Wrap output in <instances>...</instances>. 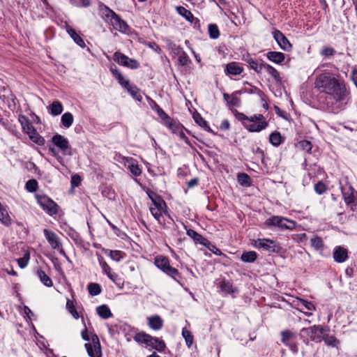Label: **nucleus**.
Masks as SVG:
<instances>
[{
	"mask_svg": "<svg viewBox=\"0 0 357 357\" xmlns=\"http://www.w3.org/2000/svg\"><path fill=\"white\" fill-rule=\"evenodd\" d=\"M315 86L323 93L335 92L337 97H340L343 91H347L344 81L335 78L330 73L319 75L315 81Z\"/></svg>",
	"mask_w": 357,
	"mask_h": 357,
	"instance_id": "1",
	"label": "nucleus"
},
{
	"mask_svg": "<svg viewBox=\"0 0 357 357\" xmlns=\"http://www.w3.org/2000/svg\"><path fill=\"white\" fill-rule=\"evenodd\" d=\"M348 95L347 90L343 91V93L340 97H337L335 92H319L317 99L319 105L323 109L330 112L337 113L342 109L343 104L346 103Z\"/></svg>",
	"mask_w": 357,
	"mask_h": 357,
	"instance_id": "2",
	"label": "nucleus"
},
{
	"mask_svg": "<svg viewBox=\"0 0 357 357\" xmlns=\"http://www.w3.org/2000/svg\"><path fill=\"white\" fill-rule=\"evenodd\" d=\"M155 265L165 273L172 278L174 280L178 282L181 275L178 269L170 266L168 257L159 255L155 258Z\"/></svg>",
	"mask_w": 357,
	"mask_h": 357,
	"instance_id": "3",
	"label": "nucleus"
},
{
	"mask_svg": "<svg viewBox=\"0 0 357 357\" xmlns=\"http://www.w3.org/2000/svg\"><path fill=\"white\" fill-rule=\"evenodd\" d=\"M329 329L321 325H314L309 328H303L301 331V336L303 337V334H306L311 341L319 343L322 341L326 331Z\"/></svg>",
	"mask_w": 357,
	"mask_h": 357,
	"instance_id": "4",
	"label": "nucleus"
},
{
	"mask_svg": "<svg viewBox=\"0 0 357 357\" xmlns=\"http://www.w3.org/2000/svg\"><path fill=\"white\" fill-rule=\"evenodd\" d=\"M265 225L269 227H278L281 229L292 230L296 227L295 221L278 215H273L268 218L265 222Z\"/></svg>",
	"mask_w": 357,
	"mask_h": 357,
	"instance_id": "5",
	"label": "nucleus"
},
{
	"mask_svg": "<svg viewBox=\"0 0 357 357\" xmlns=\"http://www.w3.org/2000/svg\"><path fill=\"white\" fill-rule=\"evenodd\" d=\"M248 121L253 123L248 124L247 123H243V126L249 132H260L266 128L268 126V121H266L264 115L261 114H255L248 117Z\"/></svg>",
	"mask_w": 357,
	"mask_h": 357,
	"instance_id": "6",
	"label": "nucleus"
},
{
	"mask_svg": "<svg viewBox=\"0 0 357 357\" xmlns=\"http://www.w3.org/2000/svg\"><path fill=\"white\" fill-rule=\"evenodd\" d=\"M36 199L40 207L50 216L58 213L59 205L47 195H36Z\"/></svg>",
	"mask_w": 357,
	"mask_h": 357,
	"instance_id": "7",
	"label": "nucleus"
},
{
	"mask_svg": "<svg viewBox=\"0 0 357 357\" xmlns=\"http://www.w3.org/2000/svg\"><path fill=\"white\" fill-rule=\"evenodd\" d=\"M281 342L294 353L298 352V343L297 342V335L289 330L282 331L280 333Z\"/></svg>",
	"mask_w": 357,
	"mask_h": 357,
	"instance_id": "8",
	"label": "nucleus"
},
{
	"mask_svg": "<svg viewBox=\"0 0 357 357\" xmlns=\"http://www.w3.org/2000/svg\"><path fill=\"white\" fill-rule=\"evenodd\" d=\"M340 188L345 204L354 211L356 203L353 187L347 183L344 185H341Z\"/></svg>",
	"mask_w": 357,
	"mask_h": 357,
	"instance_id": "9",
	"label": "nucleus"
},
{
	"mask_svg": "<svg viewBox=\"0 0 357 357\" xmlns=\"http://www.w3.org/2000/svg\"><path fill=\"white\" fill-rule=\"evenodd\" d=\"M273 38L279 45L281 49L284 51H290L292 45L287 37L279 30L273 31Z\"/></svg>",
	"mask_w": 357,
	"mask_h": 357,
	"instance_id": "10",
	"label": "nucleus"
},
{
	"mask_svg": "<svg viewBox=\"0 0 357 357\" xmlns=\"http://www.w3.org/2000/svg\"><path fill=\"white\" fill-rule=\"evenodd\" d=\"M52 142L54 145L58 147L64 153H66L68 149H70L68 140L63 135L59 134L54 135L52 138Z\"/></svg>",
	"mask_w": 357,
	"mask_h": 357,
	"instance_id": "11",
	"label": "nucleus"
},
{
	"mask_svg": "<svg viewBox=\"0 0 357 357\" xmlns=\"http://www.w3.org/2000/svg\"><path fill=\"white\" fill-rule=\"evenodd\" d=\"M185 228L186 229L187 235L192 238L195 243H199L205 247L211 245V242L208 239L197 233L196 231L192 229H187L186 226H185Z\"/></svg>",
	"mask_w": 357,
	"mask_h": 357,
	"instance_id": "12",
	"label": "nucleus"
},
{
	"mask_svg": "<svg viewBox=\"0 0 357 357\" xmlns=\"http://www.w3.org/2000/svg\"><path fill=\"white\" fill-rule=\"evenodd\" d=\"M44 235L53 249H59L61 243L59 241L57 235L52 231L45 229L43 230Z\"/></svg>",
	"mask_w": 357,
	"mask_h": 357,
	"instance_id": "13",
	"label": "nucleus"
},
{
	"mask_svg": "<svg viewBox=\"0 0 357 357\" xmlns=\"http://www.w3.org/2000/svg\"><path fill=\"white\" fill-rule=\"evenodd\" d=\"M333 259L337 263L344 262L349 257L347 249L342 246H336L333 250Z\"/></svg>",
	"mask_w": 357,
	"mask_h": 357,
	"instance_id": "14",
	"label": "nucleus"
},
{
	"mask_svg": "<svg viewBox=\"0 0 357 357\" xmlns=\"http://www.w3.org/2000/svg\"><path fill=\"white\" fill-rule=\"evenodd\" d=\"M111 25L114 27V29L119 31H126V30L128 29V26L127 23L123 20L119 15H118L116 13L114 15V16L111 18L110 20Z\"/></svg>",
	"mask_w": 357,
	"mask_h": 357,
	"instance_id": "15",
	"label": "nucleus"
},
{
	"mask_svg": "<svg viewBox=\"0 0 357 357\" xmlns=\"http://www.w3.org/2000/svg\"><path fill=\"white\" fill-rule=\"evenodd\" d=\"M256 246L260 248H263L264 250L269 252H274L276 251V245L275 241L270 239H259L256 242Z\"/></svg>",
	"mask_w": 357,
	"mask_h": 357,
	"instance_id": "16",
	"label": "nucleus"
},
{
	"mask_svg": "<svg viewBox=\"0 0 357 357\" xmlns=\"http://www.w3.org/2000/svg\"><path fill=\"white\" fill-rule=\"evenodd\" d=\"M243 68L240 63L236 62H231L226 65L225 72L229 75H238L241 74Z\"/></svg>",
	"mask_w": 357,
	"mask_h": 357,
	"instance_id": "17",
	"label": "nucleus"
},
{
	"mask_svg": "<svg viewBox=\"0 0 357 357\" xmlns=\"http://www.w3.org/2000/svg\"><path fill=\"white\" fill-rule=\"evenodd\" d=\"M133 339L135 342L139 344H145L147 346L152 345L151 340H153V337L145 332H139L135 335Z\"/></svg>",
	"mask_w": 357,
	"mask_h": 357,
	"instance_id": "18",
	"label": "nucleus"
},
{
	"mask_svg": "<svg viewBox=\"0 0 357 357\" xmlns=\"http://www.w3.org/2000/svg\"><path fill=\"white\" fill-rule=\"evenodd\" d=\"M147 321L149 326L155 331H158L163 326V320L159 315L149 317Z\"/></svg>",
	"mask_w": 357,
	"mask_h": 357,
	"instance_id": "19",
	"label": "nucleus"
},
{
	"mask_svg": "<svg viewBox=\"0 0 357 357\" xmlns=\"http://www.w3.org/2000/svg\"><path fill=\"white\" fill-rule=\"evenodd\" d=\"M30 139L37 144L39 146L44 145L45 144V139L37 132L36 129L33 127L31 130L27 132L26 133Z\"/></svg>",
	"mask_w": 357,
	"mask_h": 357,
	"instance_id": "20",
	"label": "nucleus"
},
{
	"mask_svg": "<svg viewBox=\"0 0 357 357\" xmlns=\"http://www.w3.org/2000/svg\"><path fill=\"white\" fill-rule=\"evenodd\" d=\"M99 11L101 17L105 22H110L111 18L116 14L115 12L104 4L100 6Z\"/></svg>",
	"mask_w": 357,
	"mask_h": 357,
	"instance_id": "21",
	"label": "nucleus"
},
{
	"mask_svg": "<svg viewBox=\"0 0 357 357\" xmlns=\"http://www.w3.org/2000/svg\"><path fill=\"white\" fill-rule=\"evenodd\" d=\"M266 56L270 61L278 64L282 63L285 59L284 54L279 52H268Z\"/></svg>",
	"mask_w": 357,
	"mask_h": 357,
	"instance_id": "22",
	"label": "nucleus"
},
{
	"mask_svg": "<svg viewBox=\"0 0 357 357\" xmlns=\"http://www.w3.org/2000/svg\"><path fill=\"white\" fill-rule=\"evenodd\" d=\"M193 119L196 123H197L200 127L204 128L205 130L211 132L215 135V132L213 131L212 129L208 126V122L205 121L201 114L198 113L197 112H195L193 114Z\"/></svg>",
	"mask_w": 357,
	"mask_h": 357,
	"instance_id": "23",
	"label": "nucleus"
},
{
	"mask_svg": "<svg viewBox=\"0 0 357 357\" xmlns=\"http://www.w3.org/2000/svg\"><path fill=\"white\" fill-rule=\"evenodd\" d=\"M110 72L113 76L117 79L119 84L123 88H126L130 86V82L126 80L121 73L116 68H110Z\"/></svg>",
	"mask_w": 357,
	"mask_h": 357,
	"instance_id": "24",
	"label": "nucleus"
},
{
	"mask_svg": "<svg viewBox=\"0 0 357 357\" xmlns=\"http://www.w3.org/2000/svg\"><path fill=\"white\" fill-rule=\"evenodd\" d=\"M66 30H67L68 33L70 36V37L75 41V43H76L81 47H85V43H84V40L76 32V31L73 28H72L70 26H68Z\"/></svg>",
	"mask_w": 357,
	"mask_h": 357,
	"instance_id": "25",
	"label": "nucleus"
},
{
	"mask_svg": "<svg viewBox=\"0 0 357 357\" xmlns=\"http://www.w3.org/2000/svg\"><path fill=\"white\" fill-rule=\"evenodd\" d=\"M18 121L21 124V126H22V130L25 132V133H27V132H29V130H31V129H32L34 126L32 125V123H31L30 120L29 119L28 117H26L25 115L24 114H20L18 116Z\"/></svg>",
	"mask_w": 357,
	"mask_h": 357,
	"instance_id": "26",
	"label": "nucleus"
},
{
	"mask_svg": "<svg viewBox=\"0 0 357 357\" xmlns=\"http://www.w3.org/2000/svg\"><path fill=\"white\" fill-rule=\"evenodd\" d=\"M50 113L55 116L61 114L63 112V105L59 100L53 101L52 104L48 107Z\"/></svg>",
	"mask_w": 357,
	"mask_h": 357,
	"instance_id": "27",
	"label": "nucleus"
},
{
	"mask_svg": "<svg viewBox=\"0 0 357 357\" xmlns=\"http://www.w3.org/2000/svg\"><path fill=\"white\" fill-rule=\"evenodd\" d=\"M97 314L102 319H108L112 317V313L107 305H102L96 308Z\"/></svg>",
	"mask_w": 357,
	"mask_h": 357,
	"instance_id": "28",
	"label": "nucleus"
},
{
	"mask_svg": "<svg viewBox=\"0 0 357 357\" xmlns=\"http://www.w3.org/2000/svg\"><path fill=\"white\" fill-rule=\"evenodd\" d=\"M177 13L183 17L189 22H193L194 15L190 10L186 9L185 7L179 6L176 7Z\"/></svg>",
	"mask_w": 357,
	"mask_h": 357,
	"instance_id": "29",
	"label": "nucleus"
},
{
	"mask_svg": "<svg viewBox=\"0 0 357 357\" xmlns=\"http://www.w3.org/2000/svg\"><path fill=\"white\" fill-rule=\"evenodd\" d=\"M133 98L139 102L142 100V96L140 94V89L135 84H130L129 86L126 88Z\"/></svg>",
	"mask_w": 357,
	"mask_h": 357,
	"instance_id": "30",
	"label": "nucleus"
},
{
	"mask_svg": "<svg viewBox=\"0 0 357 357\" xmlns=\"http://www.w3.org/2000/svg\"><path fill=\"white\" fill-rule=\"evenodd\" d=\"M37 275L39 277L41 282L46 287H50L53 286V282L51 278L45 273L42 269H38Z\"/></svg>",
	"mask_w": 357,
	"mask_h": 357,
	"instance_id": "31",
	"label": "nucleus"
},
{
	"mask_svg": "<svg viewBox=\"0 0 357 357\" xmlns=\"http://www.w3.org/2000/svg\"><path fill=\"white\" fill-rule=\"evenodd\" d=\"M151 343L152 345H149V347H152L153 349H155L159 352H162L166 349L165 342L158 337H153V340H151Z\"/></svg>",
	"mask_w": 357,
	"mask_h": 357,
	"instance_id": "32",
	"label": "nucleus"
},
{
	"mask_svg": "<svg viewBox=\"0 0 357 357\" xmlns=\"http://www.w3.org/2000/svg\"><path fill=\"white\" fill-rule=\"evenodd\" d=\"M257 258V254L255 251L244 252L241 257V259L245 263H253Z\"/></svg>",
	"mask_w": 357,
	"mask_h": 357,
	"instance_id": "33",
	"label": "nucleus"
},
{
	"mask_svg": "<svg viewBox=\"0 0 357 357\" xmlns=\"http://www.w3.org/2000/svg\"><path fill=\"white\" fill-rule=\"evenodd\" d=\"M0 221L7 227L12 224V220L9 216L8 211L2 207L1 204L0 205Z\"/></svg>",
	"mask_w": 357,
	"mask_h": 357,
	"instance_id": "34",
	"label": "nucleus"
},
{
	"mask_svg": "<svg viewBox=\"0 0 357 357\" xmlns=\"http://www.w3.org/2000/svg\"><path fill=\"white\" fill-rule=\"evenodd\" d=\"M220 289L222 291L229 294L236 291V289L233 287L231 282L229 280H222L220 282Z\"/></svg>",
	"mask_w": 357,
	"mask_h": 357,
	"instance_id": "35",
	"label": "nucleus"
},
{
	"mask_svg": "<svg viewBox=\"0 0 357 357\" xmlns=\"http://www.w3.org/2000/svg\"><path fill=\"white\" fill-rule=\"evenodd\" d=\"M269 142L274 146H280L282 142L281 134L278 131L273 132L269 136Z\"/></svg>",
	"mask_w": 357,
	"mask_h": 357,
	"instance_id": "36",
	"label": "nucleus"
},
{
	"mask_svg": "<svg viewBox=\"0 0 357 357\" xmlns=\"http://www.w3.org/2000/svg\"><path fill=\"white\" fill-rule=\"evenodd\" d=\"M113 59L119 65L125 66L128 61L129 57L120 52H116L113 55Z\"/></svg>",
	"mask_w": 357,
	"mask_h": 357,
	"instance_id": "37",
	"label": "nucleus"
},
{
	"mask_svg": "<svg viewBox=\"0 0 357 357\" xmlns=\"http://www.w3.org/2000/svg\"><path fill=\"white\" fill-rule=\"evenodd\" d=\"M264 68L266 70L268 73L270 74L276 82H281L280 73L274 67L269 64L264 63Z\"/></svg>",
	"mask_w": 357,
	"mask_h": 357,
	"instance_id": "38",
	"label": "nucleus"
},
{
	"mask_svg": "<svg viewBox=\"0 0 357 357\" xmlns=\"http://www.w3.org/2000/svg\"><path fill=\"white\" fill-rule=\"evenodd\" d=\"M238 182L243 186H250L252 181L250 176L245 173H239L237 176Z\"/></svg>",
	"mask_w": 357,
	"mask_h": 357,
	"instance_id": "39",
	"label": "nucleus"
},
{
	"mask_svg": "<svg viewBox=\"0 0 357 357\" xmlns=\"http://www.w3.org/2000/svg\"><path fill=\"white\" fill-rule=\"evenodd\" d=\"M61 123L66 128H70L73 123V116L70 112H66L61 116Z\"/></svg>",
	"mask_w": 357,
	"mask_h": 357,
	"instance_id": "40",
	"label": "nucleus"
},
{
	"mask_svg": "<svg viewBox=\"0 0 357 357\" xmlns=\"http://www.w3.org/2000/svg\"><path fill=\"white\" fill-rule=\"evenodd\" d=\"M208 31L209 37L211 39H217L219 38L220 33L218 26L215 24H210L208 26Z\"/></svg>",
	"mask_w": 357,
	"mask_h": 357,
	"instance_id": "41",
	"label": "nucleus"
},
{
	"mask_svg": "<svg viewBox=\"0 0 357 357\" xmlns=\"http://www.w3.org/2000/svg\"><path fill=\"white\" fill-rule=\"evenodd\" d=\"M312 246L317 250H322L324 248V244L322 238L319 236H314L310 240Z\"/></svg>",
	"mask_w": 357,
	"mask_h": 357,
	"instance_id": "42",
	"label": "nucleus"
},
{
	"mask_svg": "<svg viewBox=\"0 0 357 357\" xmlns=\"http://www.w3.org/2000/svg\"><path fill=\"white\" fill-rule=\"evenodd\" d=\"M328 346L337 347L339 344V340L333 335H328V334H324V337L322 339Z\"/></svg>",
	"mask_w": 357,
	"mask_h": 357,
	"instance_id": "43",
	"label": "nucleus"
},
{
	"mask_svg": "<svg viewBox=\"0 0 357 357\" xmlns=\"http://www.w3.org/2000/svg\"><path fill=\"white\" fill-rule=\"evenodd\" d=\"M88 291L91 296H97L101 293V287L98 283H89L88 285Z\"/></svg>",
	"mask_w": 357,
	"mask_h": 357,
	"instance_id": "44",
	"label": "nucleus"
},
{
	"mask_svg": "<svg viewBox=\"0 0 357 357\" xmlns=\"http://www.w3.org/2000/svg\"><path fill=\"white\" fill-rule=\"evenodd\" d=\"M66 309L75 319H77L79 317V313L77 312L73 301L70 299L67 300Z\"/></svg>",
	"mask_w": 357,
	"mask_h": 357,
	"instance_id": "45",
	"label": "nucleus"
},
{
	"mask_svg": "<svg viewBox=\"0 0 357 357\" xmlns=\"http://www.w3.org/2000/svg\"><path fill=\"white\" fill-rule=\"evenodd\" d=\"M242 91H236L231 93V100L229 102V106L238 107L241 104V99L237 96L238 94H241Z\"/></svg>",
	"mask_w": 357,
	"mask_h": 357,
	"instance_id": "46",
	"label": "nucleus"
},
{
	"mask_svg": "<svg viewBox=\"0 0 357 357\" xmlns=\"http://www.w3.org/2000/svg\"><path fill=\"white\" fill-rule=\"evenodd\" d=\"M248 63L250 68L257 73H260L264 68V63L259 64L258 62L252 59H248Z\"/></svg>",
	"mask_w": 357,
	"mask_h": 357,
	"instance_id": "47",
	"label": "nucleus"
},
{
	"mask_svg": "<svg viewBox=\"0 0 357 357\" xmlns=\"http://www.w3.org/2000/svg\"><path fill=\"white\" fill-rule=\"evenodd\" d=\"M182 335L185 340L187 346L190 347L193 343L194 340L191 332L186 328H183L182 331Z\"/></svg>",
	"mask_w": 357,
	"mask_h": 357,
	"instance_id": "48",
	"label": "nucleus"
},
{
	"mask_svg": "<svg viewBox=\"0 0 357 357\" xmlns=\"http://www.w3.org/2000/svg\"><path fill=\"white\" fill-rule=\"evenodd\" d=\"M150 211L152 215L155 220H158V223L162 224V213H166V210H160L158 208H150Z\"/></svg>",
	"mask_w": 357,
	"mask_h": 357,
	"instance_id": "49",
	"label": "nucleus"
},
{
	"mask_svg": "<svg viewBox=\"0 0 357 357\" xmlns=\"http://www.w3.org/2000/svg\"><path fill=\"white\" fill-rule=\"evenodd\" d=\"M298 146L302 150L306 151L307 153H311L312 149V143L308 140H301L298 143Z\"/></svg>",
	"mask_w": 357,
	"mask_h": 357,
	"instance_id": "50",
	"label": "nucleus"
},
{
	"mask_svg": "<svg viewBox=\"0 0 357 357\" xmlns=\"http://www.w3.org/2000/svg\"><path fill=\"white\" fill-rule=\"evenodd\" d=\"M100 264L103 272L108 276L110 280L114 281V275L111 273L112 268L110 266L104 261H100Z\"/></svg>",
	"mask_w": 357,
	"mask_h": 357,
	"instance_id": "51",
	"label": "nucleus"
},
{
	"mask_svg": "<svg viewBox=\"0 0 357 357\" xmlns=\"http://www.w3.org/2000/svg\"><path fill=\"white\" fill-rule=\"evenodd\" d=\"M26 189L30 192H33L37 190L38 188V182L35 179H30L26 183L25 185Z\"/></svg>",
	"mask_w": 357,
	"mask_h": 357,
	"instance_id": "52",
	"label": "nucleus"
},
{
	"mask_svg": "<svg viewBox=\"0 0 357 357\" xmlns=\"http://www.w3.org/2000/svg\"><path fill=\"white\" fill-rule=\"evenodd\" d=\"M178 60L179 63L182 66H188L191 63V61H190L189 56H188V54L185 52H183L178 56Z\"/></svg>",
	"mask_w": 357,
	"mask_h": 357,
	"instance_id": "53",
	"label": "nucleus"
},
{
	"mask_svg": "<svg viewBox=\"0 0 357 357\" xmlns=\"http://www.w3.org/2000/svg\"><path fill=\"white\" fill-rule=\"evenodd\" d=\"M241 91L242 93L244 92L250 94L257 93L259 97H262L264 96V92L256 86H252L251 88H245Z\"/></svg>",
	"mask_w": 357,
	"mask_h": 357,
	"instance_id": "54",
	"label": "nucleus"
},
{
	"mask_svg": "<svg viewBox=\"0 0 357 357\" xmlns=\"http://www.w3.org/2000/svg\"><path fill=\"white\" fill-rule=\"evenodd\" d=\"M29 257V253L26 252L22 257L17 259V264L21 268H24L27 266Z\"/></svg>",
	"mask_w": 357,
	"mask_h": 357,
	"instance_id": "55",
	"label": "nucleus"
},
{
	"mask_svg": "<svg viewBox=\"0 0 357 357\" xmlns=\"http://www.w3.org/2000/svg\"><path fill=\"white\" fill-rule=\"evenodd\" d=\"M314 190L319 195H322L326 191V186L322 181H319L314 185Z\"/></svg>",
	"mask_w": 357,
	"mask_h": 357,
	"instance_id": "56",
	"label": "nucleus"
},
{
	"mask_svg": "<svg viewBox=\"0 0 357 357\" xmlns=\"http://www.w3.org/2000/svg\"><path fill=\"white\" fill-rule=\"evenodd\" d=\"M124 253L120 250H111L109 253L110 257L116 261H120L123 257Z\"/></svg>",
	"mask_w": 357,
	"mask_h": 357,
	"instance_id": "57",
	"label": "nucleus"
},
{
	"mask_svg": "<svg viewBox=\"0 0 357 357\" xmlns=\"http://www.w3.org/2000/svg\"><path fill=\"white\" fill-rule=\"evenodd\" d=\"M130 172L135 176H139L142 174V170L137 164H131L128 166Z\"/></svg>",
	"mask_w": 357,
	"mask_h": 357,
	"instance_id": "58",
	"label": "nucleus"
},
{
	"mask_svg": "<svg viewBox=\"0 0 357 357\" xmlns=\"http://www.w3.org/2000/svg\"><path fill=\"white\" fill-rule=\"evenodd\" d=\"M125 67H127L130 69H137L139 68V63L135 59L129 58L128 61L125 65Z\"/></svg>",
	"mask_w": 357,
	"mask_h": 357,
	"instance_id": "59",
	"label": "nucleus"
},
{
	"mask_svg": "<svg viewBox=\"0 0 357 357\" xmlns=\"http://www.w3.org/2000/svg\"><path fill=\"white\" fill-rule=\"evenodd\" d=\"M300 303H301V306H303L305 309H307L308 310L312 311V310H316L314 305L311 301H307L304 299H301Z\"/></svg>",
	"mask_w": 357,
	"mask_h": 357,
	"instance_id": "60",
	"label": "nucleus"
},
{
	"mask_svg": "<svg viewBox=\"0 0 357 357\" xmlns=\"http://www.w3.org/2000/svg\"><path fill=\"white\" fill-rule=\"evenodd\" d=\"M82 181V178L78 174H74L71 176V186L72 188H76L78 187Z\"/></svg>",
	"mask_w": 357,
	"mask_h": 357,
	"instance_id": "61",
	"label": "nucleus"
},
{
	"mask_svg": "<svg viewBox=\"0 0 357 357\" xmlns=\"http://www.w3.org/2000/svg\"><path fill=\"white\" fill-rule=\"evenodd\" d=\"M167 128L172 130L174 132H177L181 130L180 124L175 120L172 121V122L168 126Z\"/></svg>",
	"mask_w": 357,
	"mask_h": 357,
	"instance_id": "62",
	"label": "nucleus"
},
{
	"mask_svg": "<svg viewBox=\"0 0 357 357\" xmlns=\"http://www.w3.org/2000/svg\"><path fill=\"white\" fill-rule=\"evenodd\" d=\"M233 112H234L236 118L238 120L241 121L243 122V123H245L244 122L245 121H248V116H247L243 113L239 112L237 110H234V111H233Z\"/></svg>",
	"mask_w": 357,
	"mask_h": 357,
	"instance_id": "63",
	"label": "nucleus"
},
{
	"mask_svg": "<svg viewBox=\"0 0 357 357\" xmlns=\"http://www.w3.org/2000/svg\"><path fill=\"white\" fill-rule=\"evenodd\" d=\"M335 53V50L332 47H324L321 50V54L325 56H333Z\"/></svg>",
	"mask_w": 357,
	"mask_h": 357,
	"instance_id": "64",
	"label": "nucleus"
}]
</instances>
